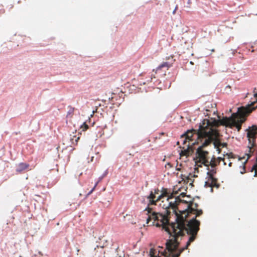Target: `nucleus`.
Segmentation results:
<instances>
[{
  "instance_id": "f257e3e1",
  "label": "nucleus",
  "mask_w": 257,
  "mask_h": 257,
  "mask_svg": "<svg viewBox=\"0 0 257 257\" xmlns=\"http://www.w3.org/2000/svg\"><path fill=\"white\" fill-rule=\"evenodd\" d=\"M256 102H251L246 106H242L238 109L236 113L232 114L230 117H223L222 119H211V121L204 119L199 125V130L197 133V137L202 145L196 150V166L201 167L204 165L207 168L209 167V153L204 150L212 142V140L218 135V131L216 127L220 125L232 128L236 127L238 131L241 128V124L245 120V115L251 113L257 108V93L254 94Z\"/></svg>"
},
{
  "instance_id": "f03ea898",
  "label": "nucleus",
  "mask_w": 257,
  "mask_h": 257,
  "mask_svg": "<svg viewBox=\"0 0 257 257\" xmlns=\"http://www.w3.org/2000/svg\"><path fill=\"white\" fill-rule=\"evenodd\" d=\"M198 204L194 202H190L188 204L187 208L180 211L181 214L177 216L176 221L172 228L175 236H182L186 232L191 237L194 235V240L199 230L200 222L196 219V217L202 215L203 211L199 209Z\"/></svg>"
},
{
  "instance_id": "7ed1b4c3",
  "label": "nucleus",
  "mask_w": 257,
  "mask_h": 257,
  "mask_svg": "<svg viewBox=\"0 0 257 257\" xmlns=\"http://www.w3.org/2000/svg\"><path fill=\"white\" fill-rule=\"evenodd\" d=\"M160 205L164 209V213L152 212L149 215L147 219V223L149 225H155L157 227H162V228L167 231L171 236H175V233L173 232L171 227L174 222L169 223V215L171 213L170 209L173 210V212L175 214L176 218L179 216L177 210L178 205L182 202L179 197H174L173 194H171L167 198L162 199Z\"/></svg>"
},
{
  "instance_id": "20e7f679",
  "label": "nucleus",
  "mask_w": 257,
  "mask_h": 257,
  "mask_svg": "<svg viewBox=\"0 0 257 257\" xmlns=\"http://www.w3.org/2000/svg\"><path fill=\"white\" fill-rule=\"evenodd\" d=\"M172 238L167 240L166 243V249L164 251L158 250L156 249L152 248L150 250V257H179L181 253L185 249H187L191 243L194 241V235L189 237L185 247L178 249L179 242L177 238L179 236H172Z\"/></svg>"
},
{
  "instance_id": "39448f33",
  "label": "nucleus",
  "mask_w": 257,
  "mask_h": 257,
  "mask_svg": "<svg viewBox=\"0 0 257 257\" xmlns=\"http://www.w3.org/2000/svg\"><path fill=\"white\" fill-rule=\"evenodd\" d=\"M199 130V128L197 131L195 130H188L181 136L180 140L183 142V145H185L183 147V150L180 153L181 156H189L193 153V146L198 144V141H200L197 135Z\"/></svg>"
},
{
  "instance_id": "423d86ee",
  "label": "nucleus",
  "mask_w": 257,
  "mask_h": 257,
  "mask_svg": "<svg viewBox=\"0 0 257 257\" xmlns=\"http://www.w3.org/2000/svg\"><path fill=\"white\" fill-rule=\"evenodd\" d=\"M225 160V158L221 157L215 158L213 157L210 161L209 167L207 168L208 170L207 173L208 180L205 182V186L206 187H211L212 191H213L212 187L218 188L219 187L217 179L214 177V175L216 173V166L219 164L221 161L223 162L224 165H225L226 162Z\"/></svg>"
},
{
  "instance_id": "0eeeda50",
  "label": "nucleus",
  "mask_w": 257,
  "mask_h": 257,
  "mask_svg": "<svg viewBox=\"0 0 257 257\" xmlns=\"http://www.w3.org/2000/svg\"><path fill=\"white\" fill-rule=\"evenodd\" d=\"M247 137L248 140V149L249 154H247V159H249L251 156V154L253 152V147L254 146L255 140L257 135V126L256 125H252L246 130Z\"/></svg>"
},
{
  "instance_id": "6e6552de",
  "label": "nucleus",
  "mask_w": 257,
  "mask_h": 257,
  "mask_svg": "<svg viewBox=\"0 0 257 257\" xmlns=\"http://www.w3.org/2000/svg\"><path fill=\"white\" fill-rule=\"evenodd\" d=\"M159 192L160 190L158 188L155 189L154 191H152L149 195L146 197L148 200V206L145 209V210L148 211V214L149 215L152 213V208H150V206L156 205L157 204V202L161 200V199H158V196H156L157 195L159 194Z\"/></svg>"
},
{
  "instance_id": "1a4fd4ad",
  "label": "nucleus",
  "mask_w": 257,
  "mask_h": 257,
  "mask_svg": "<svg viewBox=\"0 0 257 257\" xmlns=\"http://www.w3.org/2000/svg\"><path fill=\"white\" fill-rule=\"evenodd\" d=\"M219 135L218 136L214 138L212 142H213V144L214 147L217 149V151L218 152V153L221 152V148H223L227 147V143H221L219 140L217 139Z\"/></svg>"
},
{
  "instance_id": "9d476101",
  "label": "nucleus",
  "mask_w": 257,
  "mask_h": 257,
  "mask_svg": "<svg viewBox=\"0 0 257 257\" xmlns=\"http://www.w3.org/2000/svg\"><path fill=\"white\" fill-rule=\"evenodd\" d=\"M161 192V194L158 196V199L162 200L165 198H167L168 196H169L171 194L168 192L167 189L166 188H163Z\"/></svg>"
},
{
  "instance_id": "9b49d317",
  "label": "nucleus",
  "mask_w": 257,
  "mask_h": 257,
  "mask_svg": "<svg viewBox=\"0 0 257 257\" xmlns=\"http://www.w3.org/2000/svg\"><path fill=\"white\" fill-rule=\"evenodd\" d=\"M29 167V165L28 164L21 163L18 165L16 171L18 172H21L28 168Z\"/></svg>"
},
{
  "instance_id": "f8f14e48",
  "label": "nucleus",
  "mask_w": 257,
  "mask_h": 257,
  "mask_svg": "<svg viewBox=\"0 0 257 257\" xmlns=\"http://www.w3.org/2000/svg\"><path fill=\"white\" fill-rule=\"evenodd\" d=\"M171 66H172V63H169V62H165L162 63L157 68L156 71H160L161 69L164 67L167 68V69H168Z\"/></svg>"
},
{
  "instance_id": "ddd939ff",
  "label": "nucleus",
  "mask_w": 257,
  "mask_h": 257,
  "mask_svg": "<svg viewBox=\"0 0 257 257\" xmlns=\"http://www.w3.org/2000/svg\"><path fill=\"white\" fill-rule=\"evenodd\" d=\"M74 111V108L71 106H69L68 107V111L67 112V115H66L67 118H72L73 115Z\"/></svg>"
},
{
  "instance_id": "4468645a",
  "label": "nucleus",
  "mask_w": 257,
  "mask_h": 257,
  "mask_svg": "<svg viewBox=\"0 0 257 257\" xmlns=\"http://www.w3.org/2000/svg\"><path fill=\"white\" fill-rule=\"evenodd\" d=\"M78 136L76 135L73 136L72 137H71L70 141L73 145H77V143L80 139V134H78Z\"/></svg>"
},
{
  "instance_id": "2eb2a0df",
  "label": "nucleus",
  "mask_w": 257,
  "mask_h": 257,
  "mask_svg": "<svg viewBox=\"0 0 257 257\" xmlns=\"http://www.w3.org/2000/svg\"><path fill=\"white\" fill-rule=\"evenodd\" d=\"M247 160L239 167V172L241 174H243L246 172L245 164Z\"/></svg>"
},
{
  "instance_id": "dca6fc26",
  "label": "nucleus",
  "mask_w": 257,
  "mask_h": 257,
  "mask_svg": "<svg viewBox=\"0 0 257 257\" xmlns=\"http://www.w3.org/2000/svg\"><path fill=\"white\" fill-rule=\"evenodd\" d=\"M225 156L227 157V159L228 160V166L229 167H231L232 166V163L230 161V159L231 158H234L233 157V154L231 153L229 154L226 153Z\"/></svg>"
},
{
  "instance_id": "f3484780",
  "label": "nucleus",
  "mask_w": 257,
  "mask_h": 257,
  "mask_svg": "<svg viewBox=\"0 0 257 257\" xmlns=\"http://www.w3.org/2000/svg\"><path fill=\"white\" fill-rule=\"evenodd\" d=\"M98 184V181L96 182L93 187L91 189V190L85 195V198H87L90 194H92V193L95 190L97 185Z\"/></svg>"
},
{
  "instance_id": "a211bd4d",
  "label": "nucleus",
  "mask_w": 257,
  "mask_h": 257,
  "mask_svg": "<svg viewBox=\"0 0 257 257\" xmlns=\"http://www.w3.org/2000/svg\"><path fill=\"white\" fill-rule=\"evenodd\" d=\"M157 71H156V70H153V73L151 75V76H150V80H148L147 81L148 82H152L154 78L155 79L156 78L155 76V74H156Z\"/></svg>"
},
{
  "instance_id": "6ab92c4d",
  "label": "nucleus",
  "mask_w": 257,
  "mask_h": 257,
  "mask_svg": "<svg viewBox=\"0 0 257 257\" xmlns=\"http://www.w3.org/2000/svg\"><path fill=\"white\" fill-rule=\"evenodd\" d=\"M88 125L86 123V122H84L81 126V128L83 131H85L88 128Z\"/></svg>"
},
{
  "instance_id": "aec40b11",
  "label": "nucleus",
  "mask_w": 257,
  "mask_h": 257,
  "mask_svg": "<svg viewBox=\"0 0 257 257\" xmlns=\"http://www.w3.org/2000/svg\"><path fill=\"white\" fill-rule=\"evenodd\" d=\"M172 167V164L170 163H168L166 165H165V168L167 169H169L171 168Z\"/></svg>"
},
{
  "instance_id": "412c9836",
  "label": "nucleus",
  "mask_w": 257,
  "mask_h": 257,
  "mask_svg": "<svg viewBox=\"0 0 257 257\" xmlns=\"http://www.w3.org/2000/svg\"><path fill=\"white\" fill-rule=\"evenodd\" d=\"M5 10L4 9L2 8V9H0V15L5 14Z\"/></svg>"
},
{
  "instance_id": "4be33fe9",
  "label": "nucleus",
  "mask_w": 257,
  "mask_h": 257,
  "mask_svg": "<svg viewBox=\"0 0 257 257\" xmlns=\"http://www.w3.org/2000/svg\"><path fill=\"white\" fill-rule=\"evenodd\" d=\"M177 8H178V7H177V6H176V8H175V10H174L173 11V14H175V13H176V11L177 10Z\"/></svg>"
},
{
  "instance_id": "5701e85b",
  "label": "nucleus",
  "mask_w": 257,
  "mask_h": 257,
  "mask_svg": "<svg viewBox=\"0 0 257 257\" xmlns=\"http://www.w3.org/2000/svg\"><path fill=\"white\" fill-rule=\"evenodd\" d=\"M177 170H178V171H180V168H178L176 169Z\"/></svg>"
},
{
  "instance_id": "b1692460",
  "label": "nucleus",
  "mask_w": 257,
  "mask_h": 257,
  "mask_svg": "<svg viewBox=\"0 0 257 257\" xmlns=\"http://www.w3.org/2000/svg\"><path fill=\"white\" fill-rule=\"evenodd\" d=\"M160 135H164V133H161Z\"/></svg>"
},
{
  "instance_id": "393cba45",
  "label": "nucleus",
  "mask_w": 257,
  "mask_h": 257,
  "mask_svg": "<svg viewBox=\"0 0 257 257\" xmlns=\"http://www.w3.org/2000/svg\"><path fill=\"white\" fill-rule=\"evenodd\" d=\"M93 157H92V158H91V161H92V160H93Z\"/></svg>"
}]
</instances>
